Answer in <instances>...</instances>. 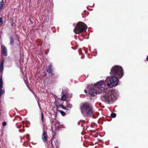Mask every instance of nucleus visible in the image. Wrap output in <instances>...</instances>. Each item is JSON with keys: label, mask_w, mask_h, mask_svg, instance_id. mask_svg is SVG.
I'll use <instances>...</instances> for the list:
<instances>
[{"label": "nucleus", "mask_w": 148, "mask_h": 148, "mask_svg": "<svg viewBox=\"0 0 148 148\" xmlns=\"http://www.w3.org/2000/svg\"><path fill=\"white\" fill-rule=\"evenodd\" d=\"M55 145L56 146V148H58V143H57V142L56 141V142H55Z\"/></svg>", "instance_id": "nucleus-18"}, {"label": "nucleus", "mask_w": 148, "mask_h": 148, "mask_svg": "<svg viewBox=\"0 0 148 148\" xmlns=\"http://www.w3.org/2000/svg\"><path fill=\"white\" fill-rule=\"evenodd\" d=\"M60 112L63 116H64L66 115V113L63 111H60Z\"/></svg>", "instance_id": "nucleus-16"}, {"label": "nucleus", "mask_w": 148, "mask_h": 148, "mask_svg": "<svg viewBox=\"0 0 148 148\" xmlns=\"http://www.w3.org/2000/svg\"><path fill=\"white\" fill-rule=\"evenodd\" d=\"M80 109L84 116L90 117L92 116L93 111L90 104L86 103L82 104L80 106Z\"/></svg>", "instance_id": "nucleus-2"}, {"label": "nucleus", "mask_w": 148, "mask_h": 148, "mask_svg": "<svg viewBox=\"0 0 148 148\" xmlns=\"http://www.w3.org/2000/svg\"><path fill=\"white\" fill-rule=\"evenodd\" d=\"M111 75H115L119 79L121 78L123 76V71L122 68L119 66H115L111 69L110 72Z\"/></svg>", "instance_id": "nucleus-3"}, {"label": "nucleus", "mask_w": 148, "mask_h": 148, "mask_svg": "<svg viewBox=\"0 0 148 148\" xmlns=\"http://www.w3.org/2000/svg\"><path fill=\"white\" fill-rule=\"evenodd\" d=\"M61 107H62V108H63L64 109V110H66V108H65V107H64V106H61Z\"/></svg>", "instance_id": "nucleus-20"}, {"label": "nucleus", "mask_w": 148, "mask_h": 148, "mask_svg": "<svg viewBox=\"0 0 148 148\" xmlns=\"http://www.w3.org/2000/svg\"><path fill=\"white\" fill-rule=\"evenodd\" d=\"M87 28L86 25L83 22H78L73 30L74 32L77 34H79L86 31Z\"/></svg>", "instance_id": "nucleus-4"}, {"label": "nucleus", "mask_w": 148, "mask_h": 148, "mask_svg": "<svg viewBox=\"0 0 148 148\" xmlns=\"http://www.w3.org/2000/svg\"><path fill=\"white\" fill-rule=\"evenodd\" d=\"M89 94L91 96H95L97 94H102L101 99L106 103H111L116 98L118 95V90L108 89L106 88L105 82L101 80L94 84L90 85Z\"/></svg>", "instance_id": "nucleus-1"}, {"label": "nucleus", "mask_w": 148, "mask_h": 148, "mask_svg": "<svg viewBox=\"0 0 148 148\" xmlns=\"http://www.w3.org/2000/svg\"><path fill=\"white\" fill-rule=\"evenodd\" d=\"M39 108H40V105H39Z\"/></svg>", "instance_id": "nucleus-26"}, {"label": "nucleus", "mask_w": 148, "mask_h": 148, "mask_svg": "<svg viewBox=\"0 0 148 148\" xmlns=\"http://www.w3.org/2000/svg\"><path fill=\"white\" fill-rule=\"evenodd\" d=\"M0 148H1V147H0Z\"/></svg>", "instance_id": "nucleus-27"}, {"label": "nucleus", "mask_w": 148, "mask_h": 148, "mask_svg": "<svg viewBox=\"0 0 148 148\" xmlns=\"http://www.w3.org/2000/svg\"><path fill=\"white\" fill-rule=\"evenodd\" d=\"M1 49L2 54L5 56L7 55V49L3 45H1Z\"/></svg>", "instance_id": "nucleus-6"}, {"label": "nucleus", "mask_w": 148, "mask_h": 148, "mask_svg": "<svg viewBox=\"0 0 148 148\" xmlns=\"http://www.w3.org/2000/svg\"><path fill=\"white\" fill-rule=\"evenodd\" d=\"M147 61H148V55L147 56Z\"/></svg>", "instance_id": "nucleus-23"}, {"label": "nucleus", "mask_w": 148, "mask_h": 148, "mask_svg": "<svg viewBox=\"0 0 148 148\" xmlns=\"http://www.w3.org/2000/svg\"><path fill=\"white\" fill-rule=\"evenodd\" d=\"M84 91L85 92V93H86L87 92V91L86 90H84Z\"/></svg>", "instance_id": "nucleus-24"}, {"label": "nucleus", "mask_w": 148, "mask_h": 148, "mask_svg": "<svg viewBox=\"0 0 148 148\" xmlns=\"http://www.w3.org/2000/svg\"><path fill=\"white\" fill-rule=\"evenodd\" d=\"M3 82L2 81V77L1 76L0 77V90L2 89L3 88Z\"/></svg>", "instance_id": "nucleus-11"}, {"label": "nucleus", "mask_w": 148, "mask_h": 148, "mask_svg": "<svg viewBox=\"0 0 148 148\" xmlns=\"http://www.w3.org/2000/svg\"><path fill=\"white\" fill-rule=\"evenodd\" d=\"M62 92L64 93V92H63V90H62Z\"/></svg>", "instance_id": "nucleus-25"}, {"label": "nucleus", "mask_w": 148, "mask_h": 148, "mask_svg": "<svg viewBox=\"0 0 148 148\" xmlns=\"http://www.w3.org/2000/svg\"><path fill=\"white\" fill-rule=\"evenodd\" d=\"M7 124V123L5 121H4L2 123V125L3 127L5 126Z\"/></svg>", "instance_id": "nucleus-17"}, {"label": "nucleus", "mask_w": 148, "mask_h": 148, "mask_svg": "<svg viewBox=\"0 0 148 148\" xmlns=\"http://www.w3.org/2000/svg\"><path fill=\"white\" fill-rule=\"evenodd\" d=\"M105 83L106 88L110 87V85L115 87L116 86L118 83L119 79L114 76L108 77L104 81Z\"/></svg>", "instance_id": "nucleus-5"}, {"label": "nucleus", "mask_w": 148, "mask_h": 148, "mask_svg": "<svg viewBox=\"0 0 148 148\" xmlns=\"http://www.w3.org/2000/svg\"><path fill=\"white\" fill-rule=\"evenodd\" d=\"M3 22V20L2 18H0V25L2 24Z\"/></svg>", "instance_id": "nucleus-19"}, {"label": "nucleus", "mask_w": 148, "mask_h": 148, "mask_svg": "<svg viewBox=\"0 0 148 148\" xmlns=\"http://www.w3.org/2000/svg\"><path fill=\"white\" fill-rule=\"evenodd\" d=\"M42 139L43 142H45L47 140V134L44 129L43 133L42 136Z\"/></svg>", "instance_id": "nucleus-7"}, {"label": "nucleus", "mask_w": 148, "mask_h": 148, "mask_svg": "<svg viewBox=\"0 0 148 148\" xmlns=\"http://www.w3.org/2000/svg\"><path fill=\"white\" fill-rule=\"evenodd\" d=\"M3 63H4V60H2L0 62V72L2 73L3 69Z\"/></svg>", "instance_id": "nucleus-9"}, {"label": "nucleus", "mask_w": 148, "mask_h": 148, "mask_svg": "<svg viewBox=\"0 0 148 148\" xmlns=\"http://www.w3.org/2000/svg\"><path fill=\"white\" fill-rule=\"evenodd\" d=\"M5 92V91L4 89H1L0 90V97L1 96L4 94Z\"/></svg>", "instance_id": "nucleus-13"}, {"label": "nucleus", "mask_w": 148, "mask_h": 148, "mask_svg": "<svg viewBox=\"0 0 148 148\" xmlns=\"http://www.w3.org/2000/svg\"><path fill=\"white\" fill-rule=\"evenodd\" d=\"M116 114L114 113H112L111 114V116L113 118H115L116 117Z\"/></svg>", "instance_id": "nucleus-15"}, {"label": "nucleus", "mask_w": 148, "mask_h": 148, "mask_svg": "<svg viewBox=\"0 0 148 148\" xmlns=\"http://www.w3.org/2000/svg\"><path fill=\"white\" fill-rule=\"evenodd\" d=\"M53 69L52 66L51 64H50L49 65V67L47 68V71L52 75H53Z\"/></svg>", "instance_id": "nucleus-8"}, {"label": "nucleus", "mask_w": 148, "mask_h": 148, "mask_svg": "<svg viewBox=\"0 0 148 148\" xmlns=\"http://www.w3.org/2000/svg\"><path fill=\"white\" fill-rule=\"evenodd\" d=\"M4 5L3 0H2L0 2V11L2 10Z\"/></svg>", "instance_id": "nucleus-10"}, {"label": "nucleus", "mask_w": 148, "mask_h": 148, "mask_svg": "<svg viewBox=\"0 0 148 148\" xmlns=\"http://www.w3.org/2000/svg\"><path fill=\"white\" fill-rule=\"evenodd\" d=\"M67 97V95H63L61 97V100L63 101H66Z\"/></svg>", "instance_id": "nucleus-12"}, {"label": "nucleus", "mask_w": 148, "mask_h": 148, "mask_svg": "<svg viewBox=\"0 0 148 148\" xmlns=\"http://www.w3.org/2000/svg\"><path fill=\"white\" fill-rule=\"evenodd\" d=\"M44 117L42 113L41 114V117Z\"/></svg>", "instance_id": "nucleus-22"}, {"label": "nucleus", "mask_w": 148, "mask_h": 148, "mask_svg": "<svg viewBox=\"0 0 148 148\" xmlns=\"http://www.w3.org/2000/svg\"><path fill=\"white\" fill-rule=\"evenodd\" d=\"M41 119H42V121H43L44 117H41Z\"/></svg>", "instance_id": "nucleus-21"}, {"label": "nucleus", "mask_w": 148, "mask_h": 148, "mask_svg": "<svg viewBox=\"0 0 148 148\" xmlns=\"http://www.w3.org/2000/svg\"><path fill=\"white\" fill-rule=\"evenodd\" d=\"M14 42V40L12 38H11L10 39V44L11 45H12Z\"/></svg>", "instance_id": "nucleus-14"}]
</instances>
